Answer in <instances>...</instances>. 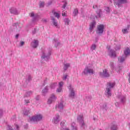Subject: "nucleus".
Masks as SVG:
<instances>
[{
  "label": "nucleus",
  "mask_w": 130,
  "mask_h": 130,
  "mask_svg": "<svg viewBox=\"0 0 130 130\" xmlns=\"http://www.w3.org/2000/svg\"><path fill=\"white\" fill-rule=\"evenodd\" d=\"M65 121H62L60 122V125H61V126H63V125L64 124Z\"/></svg>",
  "instance_id": "50"
},
{
  "label": "nucleus",
  "mask_w": 130,
  "mask_h": 130,
  "mask_svg": "<svg viewBox=\"0 0 130 130\" xmlns=\"http://www.w3.org/2000/svg\"><path fill=\"white\" fill-rule=\"evenodd\" d=\"M56 100V98L55 97V95L54 94H52L50 98L48 100L47 103L48 104H51L53 101Z\"/></svg>",
  "instance_id": "11"
},
{
  "label": "nucleus",
  "mask_w": 130,
  "mask_h": 130,
  "mask_svg": "<svg viewBox=\"0 0 130 130\" xmlns=\"http://www.w3.org/2000/svg\"><path fill=\"white\" fill-rule=\"evenodd\" d=\"M119 49H120V47H116L115 48L116 50H119Z\"/></svg>",
  "instance_id": "59"
},
{
  "label": "nucleus",
  "mask_w": 130,
  "mask_h": 130,
  "mask_svg": "<svg viewBox=\"0 0 130 130\" xmlns=\"http://www.w3.org/2000/svg\"><path fill=\"white\" fill-rule=\"evenodd\" d=\"M42 21H43V22H44V23H46V22H47V20L45 19H42Z\"/></svg>",
  "instance_id": "62"
},
{
  "label": "nucleus",
  "mask_w": 130,
  "mask_h": 130,
  "mask_svg": "<svg viewBox=\"0 0 130 130\" xmlns=\"http://www.w3.org/2000/svg\"><path fill=\"white\" fill-rule=\"evenodd\" d=\"M39 100H40L39 96H38L36 98V100H37V101H39Z\"/></svg>",
  "instance_id": "58"
},
{
  "label": "nucleus",
  "mask_w": 130,
  "mask_h": 130,
  "mask_svg": "<svg viewBox=\"0 0 130 130\" xmlns=\"http://www.w3.org/2000/svg\"><path fill=\"white\" fill-rule=\"evenodd\" d=\"M37 31H38V29H37V28H35L34 29V30H32V34H36V33H37Z\"/></svg>",
  "instance_id": "38"
},
{
  "label": "nucleus",
  "mask_w": 130,
  "mask_h": 130,
  "mask_svg": "<svg viewBox=\"0 0 130 130\" xmlns=\"http://www.w3.org/2000/svg\"><path fill=\"white\" fill-rule=\"evenodd\" d=\"M15 38H19V34H17V35L15 36Z\"/></svg>",
  "instance_id": "64"
},
{
  "label": "nucleus",
  "mask_w": 130,
  "mask_h": 130,
  "mask_svg": "<svg viewBox=\"0 0 130 130\" xmlns=\"http://www.w3.org/2000/svg\"><path fill=\"white\" fill-rule=\"evenodd\" d=\"M30 112V109H27L25 110L23 114L24 115H28V114H29Z\"/></svg>",
  "instance_id": "30"
},
{
  "label": "nucleus",
  "mask_w": 130,
  "mask_h": 130,
  "mask_svg": "<svg viewBox=\"0 0 130 130\" xmlns=\"http://www.w3.org/2000/svg\"><path fill=\"white\" fill-rule=\"evenodd\" d=\"M61 90H62V88L61 87H59L57 89L56 92H58V93H60V92H61Z\"/></svg>",
  "instance_id": "42"
},
{
  "label": "nucleus",
  "mask_w": 130,
  "mask_h": 130,
  "mask_svg": "<svg viewBox=\"0 0 130 130\" xmlns=\"http://www.w3.org/2000/svg\"><path fill=\"white\" fill-rule=\"evenodd\" d=\"M103 109L105 110H107V105L106 104H104L103 106Z\"/></svg>",
  "instance_id": "39"
},
{
  "label": "nucleus",
  "mask_w": 130,
  "mask_h": 130,
  "mask_svg": "<svg viewBox=\"0 0 130 130\" xmlns=\"http://www.w3.org/2000/svg\"><path fill=\"white\" fill-rule=\"evenodd\" d=\"M70 91V93L69 94V97L71 98H75V95H76V93H75V90H74V89H72Z\"/></svg>",
  "instance_id": "18"
},
{
  "label": "nucleus",
  "mask_w": 130,
  "mask_h": 130,
  "mask_svg": "<svg viewBox=\"0 0 130 130\" xmlns=\"http://www.w3.org/2000/svg\"><path fill=\"white\" fill-rule=\"evenodd\" d=\"M83 74H84V75L85 76H88V74H89V75H93L94 70L90 69V67L86 66L83 72Z\"/></svg>",
  "instance_id": "5"
},
{
  "label": "nucleus",
  "mask_w": 130,
  "mask_h": 130,
  "mask_svg": "<svg viewBox=\"0 0 130 130\" xmlns=\"http://www.w3.org/2000/svg\"><path fill=\"white\" fill-rule=\"evenodd\" d=\"M30 17H35V14H34V12H32L30 14Z\"/></svg>",
  "instance_id": "54"
},
{
  "label": "nucleus",
  "mask_w": 130,
  "mask_h": 130,
  "mask_svg": "<svg viewBox=\"0 0 130 130\" xmlns=\"http://www.w3.org/2000/svg\"><path fill=\"white\" fill-rule=\"evenodd\" d=\"M64 106L63 105V103L61 102L58 104L57 108L60 109V110H62L63 109V107Z\"/></svg>",
  "instance_id": "22"
},
{
  "label": "nucleus",
  "mask_w": 130,
  "mask_h": 130,
  "mask_svg": "<svg viewBox=\"0 0 130 130\" xmlns=\"http://www.w3.org/2000/svg\"><path fill=\"white\" fill-rule=\"evenodd\" d=\"M96 46L95 44H92L90 48V49L93 51L96 49Z\"/></svg>",
  "instance_id": "35"
},
{
  "label": "nucleus",
  "mask_w": 130,
  "mask_h": 130,
  "mask_svg": "<svg viewBox=\"0 0 130 130\" xmlns=\"http://www.w3.org/2000/svg\"><path fill=\"white\" fill-rule=\"evenodd\" d=\"M52 4V2L51 1L49 2L48 3V6H50V5H51Z\"/></svg>",
  "instance_id": "61"
},
{
  "label": "nucleus",
  "mask_w": 130,
  "mask_h": 130,
  "mask_svg": "<svg viewBox=\"0 0 130 130\" xmlns=\"http://www.w3.org/2000/svg\"><path fill=\"white\" fill-rule=\"evenodd\" d=\"M130 25H128L127 28L122 30L123 34H126L128 33V30H129Z\"/></svg>",
  "instance_id": "19"
},
{
  "label": "nucleus",
  "mask_w": 130,
  "mask_h": 130,
  "mask_svg": "<svg viewBox=\"0 0 130 130\" xmlns=\"http://www.w3.org/2000/svg\"><path fill=\"white\" fill-rule=\"evenodd\" d=\"M31 94H32V91H31L26 92L24 95L23 97L24 98H26V97H29V96L31 95Z\"/></svg>",
  "instance_id": "26"
},
{
  "label": "nucleus",
  "mask_w": 130,
  "mask_h": 130,
  "mask_svg": "<svg viewBox=\"0 0 130 130\" xmlns=\"http://www.w3.org/2000/svg\"><path fill=\"white\" fill-rule=\"evenodd\" d=\"M119 99H120V101L121 103L124 104L125 103V101H126V95H122L118 96Z\"/></svg>",
  "instance_id": "9"
},
{
  "label": "nucleus",
  "mask_w": 130,
  "mask_h": 130,
  "mask_svg": "<svg viewBox=\"0 0 130 130\" xmlns=\"http://www.w3.org/2000/svg\"><path fill=\"white\" fill-rule=\"evenodd\" d=\"M70 66L71 65L70 64V63H67L64 64V67H63L64 71H67V70H68V69L70 68Z\"/></svg>",
  "instance_id": "25"
},
{
  "label": "nucleus",
  "mask_w": 130,
  "mask_h": 130,
  "mask_svg": "<svg viewBox=\"0 0 130 130\" xmlns=\"http://www.w3.org/2000/svg\"><path fill=\"white\" fill-rule=\"evenodd\" d=\"M124 54L126 57V56H128V55H129L130 54V49L129 48H127L124 51Z\"/></svg>",
  "instance_id": "17"
},
{
  "label": "nucleus",
  "mask_w": 130,
  "mask_h": 130,
  "mask_svg": "<svg viewBox=\"0 0 130 130\" xmlns=\"http://www.w3.org/2000/svg\"><path fill=\"white\" fill-rule=\"evenodd\" d=\"M110 56H111V57H114V58L116 57V52L115 50L112 49L110 50Z\"/></svg>",
  "instance_id": "14"
},
{
  "label": "nucleus",
  "mask_w": 130,
  "mask_h": 130,
  "mask_svg": "<svg viewBox=\"0 0 130 130\" xmlns=\"http://www.w3.org/2000/svg\"><path fill=\"white\" fill-rule=\"evenodd\" d=\"M44 2H41V3L40 4V8H44Z\"/></svg>",
  "instance_id": "41"
},
{
  "label": "nucleus",
  "mask_w": 130,
  "mask_h": 130,
  "mask_svg": "<svg viewBox=\"0 0 130 130\" xmlns=\"http://www.w3.org/2000/svg\"><path fill=\"white\" fill-rule=\"evenodd\" d=\"M9 11L10 14H12L13 15H18L19 14V11H18V10L15 7H11Z\"/></svg>",
  "instance_id": "8"
},
{
  "label": "nucleus",
  "mask_w": 130,
  "mask_h": 130,
  "mask_svg": "<svg viewBox=\"0 0 130 130\" xmlns=\"http://www.w3.org/2000/svg\"><path fill=\"white\" fill-rule=\"evenodd\" d=\"M52 13L56 18L59 19V17H60V15H59V13L55 12L54 10H52Z\"/></svg>",
  "instance_id": "21"
},
{
  "label": "nucleus",
  "mask_w": 130,
  "mask_h": 130,
  "mask_svg": "<svg viewBox=\"0 0 130 130\" xmlns=\"http://www.w3.org/2000/svg\"><path fill=\"white\" fill-rule=\"evenodd\" d=\"M78 14H79V10L76 8V9H74V10L73 11L74 16L76 17V16H77V15H78Z\"/></svg>",
  "instance_id": "31"
},
{
  "label": "nucleus",
  "mask_w": 130,
  "mask_h": 130,
  "mask_svg": "<svg viewBox=\"0 0 130 130\" xmlns=\"http://www.w3.org/2000/svg\"><path fill=\"white\" fill-rule=\"evenodd\" d=\"M95 25L96 21L95 20H93L89 25V30H93V29H94V27H95Z\"/></svg>",
  "instance_id": "16"
},
{
  "label": "nucleus",
  "mask_w": 130,
  "mask_h": 130,
  "mask_svg": "<svg viewBox=\"0 0 130 130\" xmlns=\"http://www.w3.org/2000/svg\"><path fill=\"white\" fill-rule=\"evenodd\" d=\"M127 3H128L127 0H117V1H114V5L117 6L118 8H122L123 7L122 5H125Z\"/></svg>",
  "instance_id": "4"
},
{
  "label": "nucleus",
  "mask_w": 130,
  "mask_h": 130,
  "mask_svg": "<svg viewBox=\"0 0 130 130\" xmlns=\"http://www.w3.org/2000/svg\"><path fill=\"white\" fill-rule=\"evenodd\" d=\"M62 16L63 17H66V16H67V12H62Z\"/></svg>",
  "instance_id": "48"
},
{
  "label": "nucleus",
  "mask_w": 130,
  "mask_h": 130,
  "mask_svg": "<svg viewBox=\"0 0 130 130\" xmlns=\"http://www.w3.org/2000/svg\"><path fill=\"white\" fill-rule=\"evenodd\" d=\"M48 92V87L47 86H46L42 90V93L43 95V96H45V94Z\"/></svg>",
  "instance_id": "20"
},
{
  "label": "nucleus",
  "mask_w": 130,
  "mask_h": 130,
  "mask_svg": "<svg viewBox=\"0 0 130 130\" xmlns=\"http://www.w3.org/2000/svg\"><path fill=\"white\" fill-rule=\"evenodd\" d=\"M60 45V43L57 42L56 44H55V47H57V46H59Z\"/></svg>",
  "instance_id": "46"
},
{
  "label": "nucleus",
  "mask_w": 130,
  "mask_h": 130,
  "mask_svg": "<svg viewBox=\"0 0 130 130\" xmlns=\"http://www.w3.org/2000/svg\"><path fill=\"white\" fill-rule=\"evenodd\" d=\"M37 19V17H36V16H34V17H32V22H35Z\"/></svg>",
  "instance_id": "51"
},
{
  "label": "nucleus",
  "mask_w": 130,
  "mask_h": 130,
  "mask_svg": "<svg viewBox=\"0 0 130 130\" xmlns=\"http://www.w3.org/2000/svg\"><path fill=\"white\" fill-rule=\"evenodd\" d=\"M27 81L29 82H30V81H32V77H31V76H28V78L27 79V80H26V82Z\"/></svg>",
  "instance_id": "43"
},
{
  "label": "nucleus",
  "mask_w": 130,
  "mask_h": 130,
  "mask_svg": "<svg viewBox=\"0 0 130 130\" xmlns=\"http://www.w3.org/2000/svg\"><path fill=\"white\" fill-rule=\"evenodd\" d=\"M114 86H115V82H108L107 84V87L106 89V96H107L108 98L109 97H111V89L114 88Z\"/></svg>",
  "instance_id": "1"
},
{
  "label": "nucleus",
  "mask_w": 130,
  "mask_h": 130,
  "mask_svg": "<svg viewBox=\"0 0 130 130\" xmlns=\"http://www.w3.org/2000/svg\"><path fill=\"white\" fill-rule=\"evenodd\" d=\"M63 85V82H59V87L61 88L62 87Z\"/></svg>",
  "instance_id": "45"
},
{
  "label": "nucleus",
  "mask_w": 130,
  "mask_h": 130,
  "mask_svg": "<svg viewBox=\"0 0 130 130\" xmlns=\"http://www.w3.org/2000/svg\"><path fill=\"white\" fill-rule=\"evenodd\" d=\"M79 124H80L81 128H82V129H85V122L84 121H82V122H80L79 123Z\"/></svg>",
  "instance_id": "29"
},
{
  "label": "nucleus",
  "mask_w": 130,
  "mask_h": 130,
  "mask_svg": "<svg viewBox=\"0 0 130 130\" xmlns=\"http://www.w3.org/2000/svg\"><path fill=\"white\" fill-rule=\"evenodd\" d=\"M3 114H4V113L3 112V109H0V117H2Z\"/></svg>",
  "instance_id": "44"
},
{
  "label": "nucleus",
  "mask_w": 130,
  "mask_h": 130,
  "mask_svg": "<svg viewBox=\"0 0 130 130\" xmlns=\"http://www.w3.org/2000/svg\"><path fill=\"white\" fill-rule=\"evenodd\" d=\"M105 11H106V14H109V13H110V9L109 8V7H106L105 9Z\"/></svg>",
  "instance_id": "36"
},
{
  "label": "nucleus",
  "mask_w": 130,
  "mask_h": 130,
  "mask_svg": "<svg viewBox=\"0 0 130 130\" xmlns=\"http://www.w3.org/2000/svg\"><path fill=\"white\" fill-rule=\"evenodd\" d=\"M96 32V34H100V35L103 34V32H104V25L100 24L98 25Z\"/></svg>",
  "instance_id": "7"
},
{
  "label": "nucleus",
  "mask_w": 130,
  "mask_h": 130,
  "mask_svg": "<svg viewBox=\"0 0 130 130\" xmlns=\"http://www.w3.org/2000/svg\"><path fill=\"white\" fill-rule=\"evenodd\" d=\"M12 26L15 27L14 30H15L16 32H19V31L21 30V27H20V24L18 22L13 23Z\"/></svg>",
  "instance_id": "12"
},
{
  "label": "nucleus",
  "mask_w": 130,
  "mask_h": 130,
  "mask_svg": "<svg viewBox=\"0 0 130 130\" xmlns=\"http://www.w3.org/2000/svg\"><path fill=\"white\" fill-rule=\"evenodd\" d=\"M96 13L97 14L99 18H100L101 17V15L103 14V12H102V10L101 9H98L96 11Z\"/></svg>",
  "instance_id": "23"
},
{
  "label": "nucleus",
  "mask_w": 130,
  "mask_h": 130,
  "mask_svg": "<svg viewBox=\"0 0 130 130\" xmlns=\"http://www.w3.org/2000/svg\"><path fill=\"white\" fill-rule=\"evenodd\" d=\"M118 61L120 63H122L125 60V59L123 57H121L120 58H118Z\"/></svg>",
  "instance_id": "32"
},
{
  "label": "nucleus",
  "mask_w": 130,
  "mask_h": 130,
  "mask_svg": "<svg viewBox=\"0 0 130 130\" xmlns=\"http://www.w3.org/2000/svg\"><path fill=\"white\" fill-rule=\"evenodd\" d=\"M25 44V42L24 41H21L20 42V46H23Z\"/></svg>",
  "instance_id": "53"
},
{
  "label": "nucleus",
  "mask_w": 130,
  "mask_h": 130,
  "mask_svg": "<svg viewBox=\"0 0 130 130\" xmlns=\"http://www.w3.org/2000/svg\"><path fill=\"white\" fill-rule=\"evenodd\" d=\"M57 85V83H56V82L51 83L50 85V88H51V89H54V88H55V87H56Z\"/></svg>",
  "instance_id": "28"
},
{
  "label": "nucleus",
  "mask_w": 130,
  "mask_h": 130,
  "mask_svg": "<svg viewBox=\"0 0 130 130\" xmlns=\"http://www.w3.org/2000/svg\"><path fill=\"white\" fill-rule=\"evenodd\" d=\"M53 122L55 123V124H57L58 122H59V115H57L56 117L53 118V119L52 120Z\"/></svg>",
  "instance_id": "15"
},
{
  "label": "nucleus",
  "mask_w": 130,
  "mask_h": 130,
  "mask_svg": "<svg viewBox=\"0 0 130 130\" xmlns=\"http://www.w3.org/2000/svg\"><path fill=\"white\" fill-rule=\"evenodd\" d=\"M110 66L111 67V68L112 69V71L114 70V63L113 62H111L110 63Z\"/></svg>",
  "instance_id": "37"
},
{
  "label": "nucleus",
  "mask_w": 130,
  "mask_h": 130,
  "mask_svg": "<svg viewBox=\"0 0 130 130\" xmlns=\"http://www.w3.org/2000/svg\"><path fill=\"white\" fill-rule=\"evenodd\" d=\"M64 22L66 25H69L70 24V19L69 18L64 19Z\"/></svg>",
  "instance_id": "33"
},
{
  "label": "nucleus",
  "mask_w": 130,
  "mask_h": 130,
  "mask_svg": "<svg viewBox=\"0 0 130 130\" xmlns=\"http://www.w3.org/2000/svg\"><path fill=\"white\" fill-rule=\"evenodd\" d=\"M66 7H67V3H65L63 4V6L62 7V9H66Z\"/></svg>",
  "instance_id": "52"
},
{
  "label": "nucleus",
  "mask_w": 130,
  "mask_h": 130,
  "mask_svg": "<svg viewBox=\"0 0 130 130\" xmlns=\"http://www.w3.org/2000/svg\"><path fill=\"white\" fill-rule=\"evenodd\" d=\"M39 45V41L34 40V41L31 42V46L33 48H37L38 46Z\"/></svg>",
  "instance_id": "10"
},
{
  "label": "nucleus",
  "mask_w": 130,
  "mask_h": 130,
  "mask_svg": "<svg viewBox=\"0 0 130 130\" xmlns=\"http://www.w3.org/2000/svg\"><path fill=\"white\" fill-rule=\"evenodd\" d=\"M46 81H47V78H46V80L44 81V84L43 86H45V84H46Z\"/></svg>",
  "instance_id": "57"
},
{
  "label": "nucleus",
  "mask_w": 130,
  "mask_h": 130,
  "mask_svg": "<svg viewBox=\"0 0 130 130\" xmlns=\"http://www.w3.org/2000/svg\"><path fill=\"white\" fill-rule=\"evenodd\" d=\"M67 79H68V75H65L64 77L62 78L63 81H66Z\"/></svg>",
  "instance_id": "47"
},
{
  "label": "nucleus",
  "mask_w": 130,
  "mask_h": 130,
  "mask_svg": "<svg viewBox=\"0 0 130 130\" xmlns=\"http://www.w3.org/2000/svg\"><path fill=\"white\" fill-rule=\"evenodd\" d=\"M15 118H16V115H14V116H13L12 119H13V120H14V119H15Z\"/></svg>",
  "instance_id": "63"
},
{
  "label": "nucleus",
  "mask_w": 130,
  "mask_h": 130,
  "mask_svg": "<svg viewBox=\"0 0 130 130\" xmlns=\"http://www.w3.org/2000/svg\"><path fill=\"white\" fill-rule=\"evenodd\" d=\"M72 130H78V129H77V128L75 127V126H73V128Z\"/></svg>",
  "instance_id": "60"
},
{
  "label": "nucleus",
  "mask_w": 130,
  "mask_h": 130,
  "mask_svg": "<svg viewBox=\"0 0 130 130\" xmlns=\"http://www.w3.org/2000/svg\"><path fill=\"white\" fill-rule=\"evenodd\" d=\"M51 55V48H49L48 53L46 54L45 52L42 51L41 58L42 60H45V61H48L50 59V56Z\"/></svg>",
  "instance_id": "2"
},
{
  "label": "nucleus",
  "mask_w": 130,
  "mask_h": 130,
  "mask_svg": "<svg viewBox=\"0 0 130 130\" xmlns=\"http://www.w3.org/2000/svg\"><path fill=\"white\" fill-rule=\"evenodd\" d=\"M99 75L101 78H109L110 77V74L107 69L104 70L103 72H99Z\"/></svg>",
  "instance_id": "6"
},
{
  "label": "nucleus",
  "mask_w": 130,
  "mask_h": 130,
  "mask_svg": "<svg viewBox=\"0 0 130 130\" xmlns=\"http://www.w3.org/2000/svg\"><path fill=\"white\" fill-rule=\"evenodd\" d=\"M77 120L79 123L82 122V121H84V119H83V116L79 115L78 117H77Z\"/></svg>",
  "instance_id": "27"
},
{
  "label": "nucleus",
  "mask_w": 130,
  "mask_h": 130,
  "mask_svg": "<svg viewBox=\"0 0 130 130\" xmlns=\"http://www.w3.org/2000/svg\"><path fill=\"white\" fill-rule=\"evenodd\" d=\"M43 118V116L41 114H37L35 116L29 118V121H40L42 120Z\"/></svg>",
  "instance_id": "3"
},
{
  "label": "nucleus",
  "mask_w": 130,
  "mask_h": 130,
  "mask_svg": "<svg viewBox=\"0 0 130 130\" xmlns=\"http://www.w3.org/2000/svg\"><path fill=\"white\" fill-rule=\"evenodd\" d=\"M28 103H30V101L29 100H24V104L25 105H27Z\"/></svg>",
  "instance_id": "40"
},
{
  "label": "nucleus",
  "mask_w": 130,
  "mask_h": 130,
  "mask_svg": "<svg viewBox=\"0 0 130 130\" xmlns=\"http://www.w3.org/2000/svg\"><path fill=\"white\" fill-rule=\"evenodd\" d=\"M68 89H69L70 91H71L72 89H74V88H72V84H69V85L68 86Z\"/></svg>",
  "instance_id": "49"
},
{
  "label": "nucleus",
  "mask_w": 130,
  "mask_h": 130,
  "mask_svg": "<svg viewBox=\"0 0 130 130\" xmlns=\"http://www.w3.org/2000/svg\"><path fill=\"white\" fill-rule=\"evenodd\" d=\"M122 69V67L119 66V68H118V71H119V72H120V71H121Z\"/></svg>",
  "instance_id": "55"
},
{
  "label": "nucleus",
  "mask_w": 130,
  "mask_h": 130,
  "mask_svg": "<svg viewBox=\"0 0 130 130\" xmlns=\"http://www.w3.org/2000/svg\"><path fill=\"white\" fill-rule=\"evenodd\" d=\"M85 100H86V101H89V102H90L91 100H92V96H85Z\"/></svg>",
  "instance_id": "34"
},
{
  "label": "nucleus",
  "mask_w": 130,
  "mask_h": 130,
  "mask_svg": "<svg viewBox=\"0 0 130 130\" xmlns=\"http://www.w3.org/2000/svg\"><path fill=\"white\" fill-rule=\"evenodd\" d=\"M51 20H52V23L55 27H56L57 28H59V26L57 24V22H56V20H55V18H54L53 16H51Z\"/></svg>",
  "instance_id": "13"
},
{
  "label": "nucleus",
  "mask_w": 130,
  "mask_h": 130,
  "mask_svg": "<svg viewBox=\"0 0 130 130\" xmlns=\"http://www.w3.org/2000/svg\"><path fill=\"white\" fill-rule=\"evenodd\" d=\"M111 130H117L118 129V127H117V124H112L110 127Z\"/></svg>",
  "instance_id": "24"
},
{
  "label": "nucleus",
  "mask_w": 130,
  "mask_h": 130,
  "mask_svg": "<svg viewBox=\"0 0 130 130\" xmlns=\"http://www.w3.org/2000/svg\"><path fill=\"white\" fill-rule=\"evenodd\" d=\"M15 126H16V129H17V130L20 129V127L19 126V125H18V124H16V125H15Z\"/></svg>",
  "instance_id": "56"
}]
</instances>
